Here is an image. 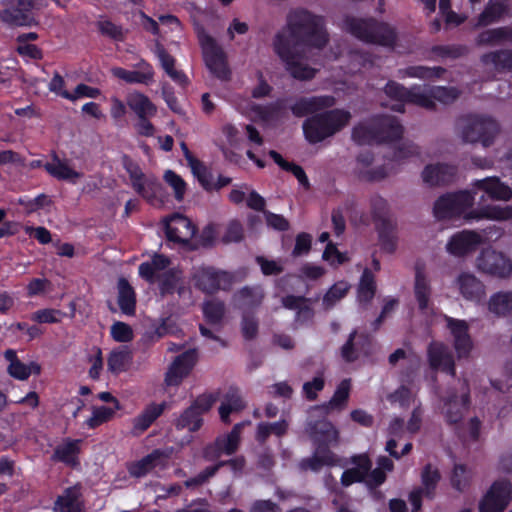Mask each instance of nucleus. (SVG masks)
Here are the masks:
<instances>
[{"label": "nucleus", "mask_w": 512, "mask_h": 512, "mask_svg": "<svg viewBox=\"0 0 512 512\" xmlns=\"http://www.w3.org/2000/svg\"><path fill=\"white\" fill-rule=\"evenodd\" d=\"M457 284L466 300L479 302L485 295L484 284L472 273L462 272L457 277Z\"/></svg>", "instance_id": "nucleus-28"}, {"label": "nucleus", "mask_w": 512, "mask_h": 512, "mask_svg": "<svg viewBox=\"0 0 512 512\" xmlns=\"http://www.w3.org/2000/svg\"><path fill=\"white\" fill-rule=\"evenodd\" d=\"M488 309L498 316L510 313L512 311V291L493 294L489 299Z\"/></svg>", "instance_id": "nucleus-53"}, {"label": "nucleus", "mask_w": 512, "mask_h": 512, "mask_svg": "<svg viewBox=\"0 0 512 512\" xmlns=\"http://www.w3.org/2000/svg\"><path fill=\"white\" fill-rule=\"evenodd\" d=\"M344 28L356 39L366 44L394 48L397 42L395 28L374 18L362 19L347 16L344 19Z\"/></svg>", "instance_id": "nucleus-3"}, {"label": "nucleus", "mask_w": 512, "mask_h": 512, "mask_svg": "<svg viewBox=\"0 0 512 512\" xmlns=\"http://www.w3.org/2000/svg\"><path fill=\"white\" fill-rule=\"evenodd\" d=\"M504 42L512 43V27L510 26L487 29L481 32L476 39V43L479 46H492Z\"/></svg>", "instance_id": "nucleus-41"}, {"label": "nucleus", "mask_w": 512, "mask_h": 512, "mask_svg": "<svg viewBox=\"0 0 512 512\" xmlns=\"http://www.w3.org/2000/svg\"><path fill=\"white\" fill-rule=\"evenodd\" d=\"M370 207L372 219L375 224L390 221L391 219L388 217L389 214V204L386 199H384L380 195H375L370 199Z\"/></svg>", "instance_id": "nucleus-57"}, {"label": "nucleus", "mask_w": 512, "mask_h": 512, "mask_svg": "<svg viewBox=\"0 0 512 512\" xmlns=\"http://www.w3.org/2000/svg\"><path fill=\"white\" fill-rule=\"evenodd\" d=\"M289 428V423L285 419L276 422H259L256 427L255 439L260 444L266 443L271 435L283 437Z\"/></svg>", "instance_id": "nucleus-39"}, {"label": "nucleus", "mask_w": 512, "mask_h": 512, "mask_svg": "<svg viewBox=\"0 0 512 512\" xmlns=\"http://www.w3.org/2000/svg\"><path fill=\"white\" fill-rule=\"evenodd\" d=\"M427 356L431 369L441 370L451 376H455L456 368L453 356L443 343H430L427 350Z\"/></svg>", "instance_id": "nucleus-21"}, {"label": "nucleus", "mask_w": 512, "mask_h": 512, "mask_svg": "<svg viewBox=\"0 0 512 512\" xmlns=\"http://www.w3.org/2000/svg\"><path fill=\"white\" fill-rule=\"evenodd\" d=\"M182 148L184 150L185 157L189 161L192 171L194 175L197 177L200 185L207 192L213 191L212 173L204 165H202L201 162H199L197 159L193 158L190 155V151L185 143H182Z\"/></svg>", "instance_id": "nucleus-47"}, {"label": "nucleus", "mask_w": 512, "mask_h": 512, "mask_svg": "<svg viewBox=\"0 0 512 512\" xmlns=\"http://www.w3.org/2000/svg\"><path fill=\"white\" fill-rule=\"evenodd\" d=\"M52 157L54 162H46L44 165V169L52 177L57 180L69 181L74 184L76 183V180L82 177L80 172L75 171L65 161L60 160L55 152Z\"/></svg>", "instance_id": "nucleus-35"}, {"label": "nucleus", "mask_w": 512, "mask_h": 512, "mask_svg": "<svg viewBox=\"0 0 512 512\" xmlns=\"http://www.w3.org/2000/svg\"><path fill=\"white\" fill-rule=\"evenodd\" d=\"M483 237L473 230H461L454 233L446 244V251L455 257H465L478 250Z\"/></svg>", "instance_id": "nucleus-13"}, {"label": "nucleus", "mask_w": 512, "mask_h": 512, "mask_svg": "<svg viewBox=\"0 0 512 512\" xmlns=\"http://www.w3.org/2000/svg\"><path fill=\"white\" fill-rule=\"evenodd\" d=\"M124 168L129 175L134 191L147 202L153 203L162 195L161 182L155 177H146L137 163L125 159Z\"/></svg>", "instance_id": "nucleus-9"}, {"label": "nucleus", "mask_w": 512, "mask_h": 512, "mask_svg": "<svg viewBox=\"0 0 512 512\" xmlns=\"http://www.w3.org/2000/svg\"><path fill=\"white\" fill-rule=\"evenodd\" d=\"M376 231L378 233L379 243L381 249L389 254L396 251L397 248V235H396V224L390 221H383L375 224Z\"/></svg>", "instance_id": "nucleus-37"}, {"label": "nucleus", "mask_w": 512, "mask_h": 512, "mask_svg": "<svg viewBox=\"0 0 512 512\" xmlns=\"http://www.w3.org/2000/svg\"><path fill=\"white\" fill-rule=\"evenodd\" d=\"M414 294L420 311H425L429 306L431 287L424 272L417 268L415 273Z\"/></svg>", "instance_id": "nucleus-46"}, {"label": "nucleus", "mask_w": 512, "mask_h": 512, "mask_svg": "<svg viewBox=\"0 0 512 512\" xmlns=\"http://www.w3.org/2000/svg\"><path fill=\"white\" fill-rule=\"evenodd\" d=\"M457 167L446 163L428 164L422 171L423 182L429 186H444L454 182Z\"/></svg>", "instance_id": "nucleus-20"}, {"label": "nucleus", "mask_w": 512, "mask_h": 512, "mask_svg": "<svg viewBox=\"0 0 512 512\" xmlns=\"http://www.w3.org/2000/svg\"><path fill=\"white\" fill-rule=\"evenodd\" d=\"M350 289L346 281L334 283L323 296V305L326 309L332 308L339 300L344 298Z\"/></svg>", "instance_id": "nucleus-55"}, {"label": "nucleus", "mask_w": 512, "mask_h": 512, "mask_svg": "<svg viewBox=\"0 0 512 512\" xmlns=\"http://www.w3.org/2000/svg\"><path fill=\"white\" fill-rule=\"evenodd\" d=\"M170 222H176L178 225L188 228L191 225L190 220L187 217H185L184 215L175 213L169 217L168 221L165 224L166 238L169 241L176 242V243L183 242V239L181 238V236L178 233V228L171 225Z\"/></svg>", "instance_id": "nucleus-59"}, {"label": "nucleus", "mask_w": 512, "mask_h": 512, "mask_svg": "<svg viewBox=\"0 0 512 512\" xmlns=\"http://www.w3.org/2000/svg\"><path fill=\"white\" fill-rule=\"evenodd\" d=\"M81 439L67 438L64 442L58 445L52 454V460L64 463L67 466L75 467L79 464V454L81 451Z\"/></svg>", "instance_id": "nucleus-29"}, {"label": "nucleus", "mask_w": 512, "mask_h": 512, "mask_svg": "<svg viewBox=\"0 0 512 512\" xmlns=\"http://www.w3.org/2000/svg\"><path fill=\"white\" fill-rule=\"evenodd\" d=\"M378 144L391 143L402 138L404 129L399 120L394 116L378 115L373 117Z\"/></svg>", "instance_id": "nucleus-23"}, {"label": "nucleus", "mask_w": 512, "mask_h": 512, "mask_svg": "<svg viewBox=\"0 0 512 512\" xmlns=\"http://www.w3.org/2000/svg\"><path fill=\"white\" fill-rule=\"evenodd\" d=\"M451 486L458 492H463L470 485L471 476L464 464H455L451 474Z\"/></svg>", "instance_id": "nucleus-58"}, {"label": "nucleus", "mask_w": 512, "mask_h": 512, "mask_svg": "<svg viewBox=\"0 0 512 512\" xmlns=\"http://www.w3.org/2000/svg\"><path fill=\"white\" fill-rule=\"evenodd\" d=\"M245 406V402L243 401L239 390L235 387H230L219 407V415L221 420L224 423H230V414L232 412L243 410Z\"/></svg>", "instance_id": "nucleus-36"}, {"label": "nucleus", "mask_w": 512, "mask_h": 512, "mask_svg": "<svg viewBox=\"0 0 512 512\" xmlns=\"http://www.w3.org/2000/svg\"><path fill=\"white\" fill-rule=\"evenodd\" d=\"M202 425L203 418L201 416V411H198L191 406L186 408L175 422L177 430L188 429L190 432L198 431Z\"/></svg>", "instance_id": "nucleus-50"}, {"label": "nucleus", "mask_w": 512, "mask_h": 512, "mask_svg": "<svg viewBox=\"0 0 512 512\" xmlns=\"http://www.w3.org/2000/svg\"><path fill=\"white\" fill-rule=\"evenodd\" d=\"M154 54L158 58L165 73L180 87L187 88L190 84L189 78L182 70L175 68L176 59L160 43L156 42Z\"/></svg>", "instance_id": "nucleus-25"}, {"label": "nucleus", "mask_w": 512, "mask_h": 512, "mask_svg": "<svg viewBox=\"0 0 512 512\" xmlns=\"http://www.w3.org/2000/svg\"><path fill=\"white\" fill-rule=\"evenodd\" d=\"M225 313L224 303L221 301L210 300L203 304V315L209 324H219Z\"/></svg>", "instance_id": "nucleus-56"}, {"label": "nucleus", "mask_w": 512, "mask_h": 512, "mask_svg": "<svg viewBox=\"0 0 512 512\" xmlns=\"http://www.w3.org/2000/svg\"><path fill=\"white\" fill-rule=\"evenodd\" d=\"M132 361V353L127 347L113 349L107 358L108 371L114 375H119L127 371Z\"/></svg>", "instance_id": "nucleus-44"}, {"label": "nucleus", "mask_w": 512, "mask_h": 512, "mask_svg": "<svg viewBox=\"0 0 512 512\" xmlns=\"http://www.w3.org/2000/svg\"><path fill=\"white\" fill-rule=\"evenodd\" d=\"M508 5L501 0H489L483 11L477 18V27H486L493 23L499 22L506 14H508Z\"/></svg>", "instance_id": "nucleus-34"}, {"label": "nucleus", "mask_w": 512, "mask_h": 512, "mask_svg": "<svg viewBox=\"0 0 512 512\" xmlns=\"http://www.w3.org/2000/svg\"><path fill=\"white\" fill-rule=\"evenodd\" d=\"M475 193L462 190L440 196L434 203V216L438 220H451L463 215L468 220L490 219L501 221L512 219L511 206L486 205L466 213L474 204Z\"/></svg>", "instance_id": "nucleus-2"}, {"label": "nucleus", "mask_w": 512, "mask_h": 512, "mask_svg": "<svg viewBox=\"0 0 512 512\" xmlns=\"http://www.w3.org/2000/svg\"><path fill=\"white\" fill-rule=\"evenodd\" d=\"M349 463L354 465V467L344 470L340 478V482L344 487H349L354 483L364 482L373 465L370 457L366 453L351 456Z\"/></svg>", "instance_id": "nucleus-18"}, {"label": "nucleus", "mask_w": 512, "mask_h": 512, "mask_svg": "<svg viewBox=\"0 0 512 512\" xmlns=\"http://www.w3.org/2000/svg\"><path fill=\"white\" fill-rule=\"evenodd\" d=\"M335 105V98L331 95L300 97L290 110L295 117H304L331 108Z\"/></svg>", "instance_id": "nucleus-19"}, {"label": "nucleus", "mask_w": 512, "mask_h": 512, "mask_svg": "<svg viewBox=\"0 0 512 512\" xmlns=\"http://www.w3.org/2000/svg\"><path fill=\"white\" fill-rule=\"evenodd\" d=\"M310 438L315 448L331 450L339 441V432L335 426L326 419H319L309 424Z\"/></svg>", "instance_id": "nucleus-16"}, {"label": "nucleus", "mask_w": 512, "mask_h": 512, "mask_svg": "<svg viewBox=\"0 0 512 512\" xmlns=\"http://www.w3.org/2000/svg\"><path fill=\"white\" fill-rule=\"evenodd\" d=\"M433 101H439L443 104L453 103L460 95L455 87L433 86L430 87Z\"/></svg>", "instance_id": "nucleus-64"}, {"label": "nucleus", "mask_w": 512, "mask_h": 512, "mask_svg": "<svg viewBox=\"0 0 512 512\" xmlns=\"http://www.w3.org/2000/svg\"><path fill=\"white\" fill-rule=\"evenodd\" d=\"M268 154L281 169L292 173L301 186L305 189L310 188L309 179L300 165L285 160L282 155L275 150H270Z\"/></svg>", "instance_id": "nucleus-48"}, {"label": "nucleus", "mask_w": 512, "mask_h": 512, "mask_svg": "<svg viewBox=\"0 0 512 512\" xmlns=\"http://www.w3.org/2000/svg\"><path fill=\"white\" fill-rule=\"evenodd\" d=\"M139 70H127L122 67L113 68L112 73L118 79H121L129 84H144L149 85L155 75L153 66L145 59L135 65Z\"/></svg>", "instance_id": "nucleus-22"}, {"label": "nucleus", "mask_w": 512, "mask_h": 512, "mask_svg": "<svg viewBox=\"0 0 512 512\" xmlns=\"http://www.w3.org/2000/svg\"><path fill=\"white\" fill-rule=\"evenodd\" d=\"M472 186L475 190L483 191L492 200L509 201L512 199L511 187L497 176L475 180Z\"/></svg>", "instance_id": "nucleus-24"}, {"label": "nucleus", "mask_w": 512, "mask_h": 512, "mask_svg": "<svg viewBox=\"0 0 512 512\" xmlns=\"http://www.w3.org/2000/svg\"><path fill=\"white\" fill-rule=\"evenodd\" d=\"M447 327L449 328L454 338V349L457 357L468 358L473 349V341L469 334V326L465 320L455 319L452 317L446 318Z\"/></svg>", "instance_id": "nucleus-17"}, {"label": "nucleus", "mask_w": 512, "mask_h": 512, "mask_svg": "<svg viewBox=\"0 0 512 512\" xmlns=\"http://www.w3.org/2000/svg\"><path fill=\"white\" fill-rule=\"evenodd\" d=\"M171 260L168 256L155 253L150 261L142 262L138 267L139 276L146 282L153 284L158 278V272H165L169 269Z\"/></svg>", "instance_id": "nucleus-27"}, {"label": "nucleus", "mask_w": 512, "mask_h": 512, "mask_svg": "<svg viewBox=\"0 0 512 512\" xmlns=\"http://www.w3.org/2000/svg\"><path fill=\"white\" fill-rule=\"evenodd\" d=\"M431 51L443 58L457 59L464 56L468 52V48L461 44L435 45L431 48Z\"/></svg>", "instance_id": "nucleus-62"}, {"label": "nucleus", "mask_w": 512, "mask_h": 512, "mask_svg": "<svg viewBox=\"0 0 512 512\" xmlns=\"http://www.w3.org/2000/svg\"><path fill=\"white\" fill-rule=\"evenodd\" d=\"M464 142L481 143L484 147L493 144L499 132V125L490 116L469 114L459 120Z\"/></svg>", "instance_id": "nucleus-6"}, {"label": "nucleus", "mask_w": 512, "mask_h": 512, "mask_svg": "<svg viewBox=\"0 0 512 512\" xmlns=\"http://www.w3.org/2000/svg\"><path fill=\"white\" fill-rule=\"evenodd\" d=\"M422 490L425 491V498L432 500L435 498L437 486L441 480L439 469L427 463L423 466L420 474Z\"/></svg>", "instance_id": "nucleus-43"}, {"label": "nucleus", "mask_w": 512, "mask_h": 512, "mask_svg": "<svg viewBox=\"0 0 512 512\" xmlns=\"http://www.w3.org/2000/svg\"><path fill=\"white\" fill-rule=\"evenodd\" d=\"M446 72L443 67H427L423 65L408 66L400 70L403 77L419 78V79H437L441 78Z\"/></svg>", "instance_id": "nucleus-52"}, {"label": "nucleus", "mask_w": 512, "mask_h": 512, "mask_svg": "<svg viewBox=\"0 0 512 512\" xmlns=\"http://www.w3.org/2000/svg\"><path fill=\"white\" fill-rule=\"evenodd\" d=\"M477 268L483 273L506 278L512 273V262L502 252L484 249L477 258Z\"/></svg>", "instance_id": "nucleus-12"}, {"label": "nucleus", "mask_w": 512, "mask_h": 512, "mask_svg": "<svg viewBox=\"0 0 512 512\" xmlns=\"http://www.w3.org/2000/svg\"><path fill=\"white\" fill-rule=\"evenodd\" d=\"M279 39L290 49L303 47L323 49L329 41V36L323 17L307 9L297 8L289 12L285 27L275 34L273 48L278 47Z\"/></svg>", "instance_id": "nucleus-1"}, {"label": "nucleus", "mask_w": 512, "mask_h": 512, "mask_svg": "<svg viewBox=\"0 0 512 512\" xmlns=\"http://www.w3.org/2000/svg\"><path fill=\"white\" fill-rule=\"evenodd\" d=\"M80 492L76 487H68L65 489L63 495L57 497L55 501V510L64 512L65 509L80 506L78 499Z\"/></svg>", "instance_id": "nucleus-60"}, {"label": "nucleus", "mask_w": 512, "mask_h": 512, "mask_svg": "<svg viewBox=\"0 0 512 512\" xmlns=\"http://www.w3.org/2000/svg\"><path fill=\"white\" fill-rule=\"evenodd\" d=\"M376 290L375 277L370 269L365 268L360 277L357 289V299L359 303L365 306L369 305L375 297Z\"/></svg>", "instance_id": "nucleus-42"}, {"label": "nucleus", "mask_w": 512, "mask_h": 512, "mask_svg": "<svg viewBox=\"0 0 512 512\" xmlns=\"http://www.w3.org/2000/svg\"><path fill=\"white\" fill-rule=\"evenodd\" d=\"M167 403L152 402L145 406L142 412L133 419L132 433L135 436L144 433L164 413Z\"/></svg>", "instance_id": "nucleus-26"}, {"label": "nucleus", "mask_w": 512, "mask_h": 512, "mask_svg": "<svg viewBox=\"0 0 512 512\" xmlns=\"http://www.w3.org/2000/svg\"><path fill=\"white\" fill-rule=\"evenodd\" d=\"M350 119V112L344 109L319 112L303 122V134L310 144H317L341 131Z\"/></svg>", "instance_id": "nucleus-4"}, {"label": "nucleus", "mask_w": 512, "mask_h": 512, "mask_svg": "<svg viewBox=\"0 0 512 512\" xmlns=\"http://www.w3.org/2000/svg\"><path fill=\"white\" fill-rule=\"evenodd\" d=\"M192 280L196 289L213 295L219 290L229 291L234 282V276L230 272L218 270L212 266H203L193 273Z\"/></svg>", "instance_id": "nucleus-7"}, {"label": "nucleus", "mask_w": 512, "mask_h": 512, "mask_svg": "<svg viewBox=\"0 0 512 512\" xmlns=\"http://www.w3.org/2000/svg\"><path fill=\"white\" fill-rule=\"evenodd\" d=\"M410 91L411 88H406L404 85L393 80H389L384 87L387 97L397 102L391 109L398 113L405 112V104L408 102Z\"/></svg>", "instance_id": "nucleus-40"}, {"label": "nucleus", "mask_w": 512, "mask_h": 512, "mask_svg": "<svg viewBox=\"0 0 512 512\" xmlns=\"http://www.w3.org/2000/svg\"><path fill=\"white\" fill-rule=\"evenodd\" d=\"M373 118L367 123H359L355 125L351 132L352 140L360 146L378 144L376 130Z\"/></svg>", "instance_id": "nucleus-45"}, {"label": "nucleus", "mask_w": 512, "mask_h": 512, "mask_svg": "<svg viewBox=\"0 0 512 512\" xmlns=\"http://www.w3.org/2000/svg\"><path fill=\"white\" fill-rule=\"evenodd\" d=\"M117 303L121 312L127 316H134L136 313V293L129 281L120 277L117 282Z\"/></svg>", "instance_id": "nucleus-31"}, {"label": "nucleus", "mask_w": 512, "mask_h": 512, "mask_svg": "<svg viewBox=\"0 0 512 512\" xmlns=\"http://www.w3.org/2000/svg\"><path fill=\"white\" fill-rule=\"evenodd\" d=\"M283 44L284 43L279 40L278 47L273 48V50L279 59L284 63L286 71L294 79L300 81L312 80L316 76L318 69H315L301 62L303 59V53L301 49H290Z\"/></svg>", "instance_id": "nucleus-11"}, {"label": "nucleus", "mask_w": 512, "mask_h": 512, "mask_svg": "<svg viewBox=\"0 0 512 512\" xmlns=\"http://www.w3.org/2000/svg\"><path fill=\"white\" fill-rule=\"evenodd\" d=\"M165 182L174 190V196L177 201H182L186 193L187 184L184 179L172 170L164 173Z\"/></svg>", "instance_id": "nucleus-63"}, {"label": "nucleus", "mask_w": 512, "mask_h": 512, "mask_svg": "<svg viewBox=\"0 0 512 512\" xmlns=\"http://www.w3.org/2000/svg\"><path fill=\"white\" fill-rule=\"evenodd\" d=\"M182 271L177 267H172L158 275L159 293L161 296L173 295L175 292L182 294L183 287H178L182 282Z\"/></svg>", "instance_id": "nucleus-33"}, {"label": "nucleus", "mask_w": 512, "mask_h": 512, "mask_svg": "<svg viewBox=\"0 0 512 512\" xmlns=\"http://www.w3.org/2000/svg\"><path fill=\"white\" fill-rule=\"evenodd\" d=\"M197 362V351L189 349L179 354L169 366L165 374L167 386H178L186 378Z\"/></svg>", "instance_id": "nucleus-14"}, {"label": "nucleus", "mask_w": 512, "mask_h": 512, "mask_svg": "<svg viewBox=\"0 0 512 512\" xmlns=\"http://www.w3.org/2000/svg\"><path fill=\"white\" fill-rule=\"evenodd\" d=\"M199 45L202 49L203 59L210 73L221 81H228L231 78V70L228 66L227 56L203 26L195 28Z\"/></svg>", "instance_id": "nucleus-5"}, {"label": "nucleus", "mask_w": 512, "mask_h": 512, "mask_svg": "<svg viewBox=\"0 0 512 512\" xmlns=\"http://www.w3.org/2000/svg\"><path fill=\"white\" fill-rule=\"evenodd\" d=\"M373 339L365 332L353 330L341 347V357L347 363H353L360 355L369 356L372 352Z\"/></svg>", "instance_id": "nucleus-15"}, {"label": "nucleus", "mask_w": 512, "mask_h": 512, "mask_svg": "<svg viewBox=\"0 0 512 512\" xmlns=\"http://www.w3.org/2000/svg\"><path fill=\"white\" fill-rule=\"evenodd\" d=\"M268 154L281 169L292 173L301 186L305 189L310 188L309 179L300 165L285 160L282 155L275 150H270Z\"/></svg>", "instance_id": "nucleus-49"}, {"label": "nucleus", "mask_w": 512, "mask_h": 512, "mask_svg": "<svg viewBox=\"0 0 512 512\" xmlns=\"http://www.w3.org/2000/svg\"><path fill=\"white\" fill-rule=\"evenodd\" d=\"M263 299L264 292L261 286H244L234 295L238 308L244 312H251L259 307Z\"/></svg>", "instance_id": "nucleus-30"}, {"label": "nucleus", "mask_w": 512, "mask_h": 512, "mask_svg": "<svg viewBox=\"0 0 512 512\" xmlns=\"http://www.w3.org/2000/svg\"><path fill=\"white\" fill-rule=\"evenodd\" d=\"M66 313L53 308L40 309L32 313L31 320L39 324H55L61 322Z\"/></svg>", "instance_id": "nucleus-61"}, {"label": "nucleus", "mask_w": 512, "mask_h": 512, "mask_svg": "<svg viewBox=\"0 0 512 512\" xmlns=\"http://www.w3.org/2000/svg\"><path fill=\"white\" fill-rule=\"evenodd\" d=\"M338 463L337 456L331 450L315 448L311 457L303 458L299 463L302 471L311 470L318 472L323 466H335Z\"/></svg>", "instance_id": "nucleus-32"}, {"label": "nucleus", "mask_w": 512, "mask_h": 512, "mask_svg": "<svg viewBox=\"0 0 512 512\" xmlns=\"http://www.w3.org/2000/svg\"><path fill=\"white\" fill-rule=\"evenodd\" d=\"M407 104H413L430 111L436 109V104L433 101L431 89L429 88L427 91H423L421 86L411 87Z\"/></svg>", "instance_id": "nucleus-54"}, {"label": "nucleus", "mask_w": 512, "mask_h": 512, "mask_svg": "<svg viewBox=\"0 0 512 512\" xmlns=\"http://www.w3.org/2000/svg\"><path fill=\"white\" fill-rule=\"evenodd\" d=\"M512 501V484L507 479L494 481L478 503V512H504Z\"/></svg>", "instance_id": "nucleus-10"}, {"label": "nucleus", "mask_w": 512, "mask_h": 512, "mask_svg": "<svg viewBox=\"0 0 512 512\" xmlns=\"http://www.w3.org/2000/svg\"><path fill=\"white\" fill-rule=\"evenodd\" d=\"M482 63L492 64L497 70L512 71V50L502 49L485 53L481 56Z\"/></svg>", "instance_id": "nucleus-51"}, {"label": "nucleus", "mask_w": 512, "mask_h": 512, "mask_svg": "<svg viewBox=\"0 0 512 512\" xmlns=\"http://www.w3.org/2000/svg\"><path fill=\"white\" fill-rule=\"evenodd\" d=\"M127 105L135 113L137 118H143V116H155L157 114L156 105L147 95L141 92L129 94L127 97Z\"/></svg>", "instance_id": "nucleus-38"}, {"label": "nucleus", "mask_w": 512, "mask_h": 512, "mask_svg": "<svg viewBox=\"0 0 512 512\" xmlns=\"http://www.w3.org/2000/svg\"><path fill=\"white\" fill-rule=\"evenodd\" d=\"M36 0H0V20L9 26L36 24L34 12Z\"/></svg>", "instance_id": "nucleus-8"}]
</instances>
